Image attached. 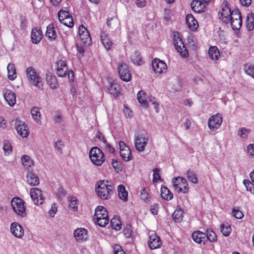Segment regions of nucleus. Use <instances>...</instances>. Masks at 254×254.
I'll return each instance as SVG.
<instances>
[{"label":"nucleus","mask_w":254,"mask_h":254,"mask_svg":"<svg viewBox=\"0 0 254 254\" xmlns=\"http://www.w3.org/2000/svg\"><path fill=\"white\" fill-rule=\"evenodd\" d=\"M108 181H100L97 183L96 192L97 194L103 200L108 199L113 194V187L108 184Z\"/></svg>","instance_id":"nucleus-1"},{"label":"nucleus","mask_w":254,"mask_h":254,"mask_svg":"<svg viewBox=\"0 0 254 254\" xmlns=\"http://www.w3.org/2000/svg\"><path fill=\"white\" fill-rule=\"evenodd\" d=\"M26 76L30 83L38 88L43 89L42 78L37 73L35 69L31 67H28L26 69Z\"/></svg>","instance_id":"nucleus-2"},{"label":"nucleus","mask_w":254,"mask_h":254,"mask_svg":"<svg viewBox=\"0 0 254 254\" xmlns=\"http://www.w3.org/2000/svg\"><path fill=\"white\" fill-rule=\"evenodd\" d=\"M89 157L92 162L97 166H101L105 161L104 153L97 147L91 149Z\"/></svg>","instance_id":"nucleus-3"},{"label":"nucleus","mask_w":254,"mask_h":254,"mask_svg":"<svg viewBox=\"0 0 254 254\" xmlns=\"http://www.w3.org/2000/svg\"><path fill=\"white\" fill-rule=\"evenodd\" d=\"M11 204L13 210L17 215L22 217L26 216L24 201L22 199L14 197L12 199Z\"/></svg>","instance_id":"nucleus-4"},{"label":"nucleus","mask_w":254,"mask_h":254,"mask_svg":"<svg viewBox=\"0 0 254 254\" xmlns=\"http://www.w3.org/2000/svg\"><path fill=\"white\" fill-rule=\"evenodd\" d=\"M231 12L232 11L229 7L228 2L226 0L223 1L222 3L221 10L218 13L219 19H221L226 24L229 23Z\"/></svg>","instance_id":"nucleus-5"},{"label":"nucleus","mask_w":254,"mask_h":254,"mask_svg":"<svg viewBox=\"0 0 254 254\" xmlns=\"http://www.w3.org/2000/svg\"><path fill=\"white\" fill-rule=\"evenodd\" d=\"M222 118L219 114L211 116L208 121V126L211 131H215L221 126Z\"/></svg>","instance_id":"nucleus-6"},{"label":"nucleus","mask_w":254,"mask_h":254,"mask_svg":"<svg viewBox=\"0 0 254 254\" xmlns=\"http://www.w3.org/2000/svg\"><path fill=\"white\" fill-rule=\"evenodd\" d=\"M58 18L61 23L68 27L71 28L73 26V21L71 16L67 11L60 10L58 12Z\"/></svg>","instance_id":"nucleus-7"},{"label":"nucleus","mask_w":254,"mask_h":254,"mask_svg":"<svg viewBox=\"0 0 254 254\" xmlns=\"http://www.w3.org/2000/svg\"><path fill=\"white\" fill-rule=\"evenodd\" d=\"M30 196L35 204L39 205L44 203L45 197L41 190L38 188H32L30 190Z\"/></svg>","instance_id":"nucleus-8"},{"label":"nucleus","mask_w":254,"mask_h":254,"mask_svg":"<svg viewBox=\"0 0 254 254\" xmlns=\"http://www.w3.org/2000/svg\"><path fill=\"white\" fill-rule=\"evenodd\" d=\"M152 67L154 72L157 74H161L166 72L167 66L163 61L155 59L152 62Z\"/></svg>","instance_id":"nucleus-9"},{"label":"nucleus","mask_w":254,"mask_h":254,"mask_svg":"<svg viewBox=\"0 0 254 254\" xmlns=\"http://www.w3.org/2000/svg\"><path fill=\"white\" fill-rule=\"evenodd\" d=\"M118 72L121 78L125 81L130 80L131 75L127 64L124 63H119L118 67Z\"/></svg>","instance_id":"nucleus-10"},{"label":"nucleus","mask_w":254,"mask_h":254,"mask_svg":"<svg viewBox=\"0 0 254 254\" xmlns=\"http://www.w3.org/2000/svg\"><path fill=\"white\" fill-rule=\"evenodd\" d=\"M16 130L18 134L22 138L26 137L29 135L28 127L23 122L17 119L15 122Z\"/></svg>","instance_id":"nucleus-11"},{"label":"nucleus","mask_w":254,"mask_h":254,"mask_svg":"<svg viewBox=\"0 0 254 254\" xmlns=\"http://www.w3.org/2000/svg\"><path fill=\"white\" fill-rule=\"evenodd\" d=\"M148 138L144 135L138 134L134 140L135 147L138 151H143L147 143Z\"/></svg>","instance_id":"nucleus-12"},{"label":"nucleus","mask_w":254,"mask_h":254,"mask_svg":"<svg viewBox=\"0 0 254 254\" xmlns=\"http://www.w3.org/2000/svg\"><path fill=\"white\" fill-rule=\"evenodd\" d=\"M76 240L79 243L86 241L88 238V231L85 228H77L73 232Z\"/></svg>","instance_id":"nucleus-13"},{"label":"nucleus","mask_w":254,"mask_h":254,"mask_svg":"<svg viewBox=\"0 0 254 254\" xmlns=\"http://www.w3.org/2000/svg\"><path fill=\"white\" fill-rule=\"evenodd\" d=\"M148 244L150 249L154 250L160 247L161 241L157 234L153 233L149 236Z\"/></svg>","instance_id":"nucleus-14"},{"label":"nucleus","mask_w":254,"mask_h":254,"mask_svg":"<svg viewBox=\"0 0 254 254\" xmlns=\"http://www.w3.org/2000/svg\"><path fill=\"white\" fill-rule=\"evenodd\" d=\"M3 96L8 105L10 106H14L16 103V95L11 90L5 89L4 90Z\"/></svg>","instance_id":"nucleus-15"},{"label":"nucleus","mask_w":254,"mask_h":254,"mask_svg":"<svg viewBox=\"0 0 254 254\" xmlns=\"http://www.w3.org/2000/svg\"><path fill=\"white\" fill-rule=\"evenodd\" d=\"M10 230L15 237L21 238L24 235V230L18 223L13 222L11 224Z\"/></svg>","instance_id":"nucleus-16"},{"label":"nucleus","mask_w":254,"mask_h":254,"mask_svg":"<svg viewBox=\"0 0 254 254\" xmlns=\"http://www.w3.org/2000/svg\"><path fill=\"white\" fill-rule=\"evenodd\" d=\"M192 238L193 241L200 245H204L205 243V233L197 231L192 234Z\"/></svg>","instance_id":"nucleus-17"},{"label":"nucleus","mask_w":254,"mask_h":254,"mask_svg":"<svg viewBox=\"0 0 254 254\" xmlns=\"http://www.w3.org/2000/svg\"><path fill=\"white\" fill-rule=\"evenodd\" d=\"M186 22L188 27L192 31L196 30L198 26L197 21L191 14H188L186 17Z\"/></svg>","instance_id":"nucleus-18"},{"label":"nucleus","mask_w":254,"mask_h":254,"mask_svg":"<svg viewBox=\"0 0 254 254\" xmlns=\"http://www.w3.org/2000/svg\"><path fill=\"white\" fill-rule=\"evenodd\" d=\"M68 68L65 62L63 61H59L57 63V74L61 77L66 75Z\"/></svg>","instance_id":"nucleus-19"},{"label":"nucleus","mask_w":254,"mask_h":254,"mask_svg":"<svg viewBox=\"0 0 254 254\" xmlns=\"http://www.w3.org/2000/svg\"><path fill=\"white\" fill-rule=\"evenodd\" d=\"M174 45L176 49L180 53L182 57H186L188 56V50L185 46L182 39L179 40L178 42H176Z\"/></svg>","instance_id":"nucleus-20"},{"label":"nucleus","mask_w":254,"mask_h":254,"mask_svg":"<svg viewBox=\"0 0 254 254\" xmlns=\"http://www.w3.org/2000/svg\"><path fill=\"white\" fill-rule=\"evenodd\" d=\"M108 89L110 94L114 96H117L121 90L119 84L116 81L110 83Z\"/></svg>","instance_id":"nucleus-21"},{"label":"nucleus","mask_w":254,"mask_h":254,"mask_svg":"<svg viewBox=\"0 0 254 254\" xmlns=\"http://www.w3.org/2000/svg\"><path fill=\"white\" fill-rule=\"evenodd\" d=\"M175 182H177L178 184H180L181 187H182V188L184 189V193H187L188 192V184L185 179L181 177L173 178L172 180V183H175Z\"/></svg>","instance_id":"nucleus-22"},{"label":"nucleus","mask_w":254,"mask_h":254,"mask_svg":"<svg viewBox=\"0 0 254 254\" xmlns=\"http://www.w3.org/2000/svg\"><path fill=\"white\" fill-rule=\"evenodd\" d=\"M46 81L47 83L52 89L58 88V81L55 75L52 74L50 72L46 74Z\"/></svg>","instance_id":"nucleus-23"},{"label":"nucleus","mask_w":254,"mask_h":254,"mask_svg":"<svg viewBox=\"0 0 254 254\" xmlns=\"http://www.w3.org/2000/svg\"><path fill=\"white\" fill-rule=\"evenodd\" d=\"M26 180L27 183L31 186H37L39 184L38 177L30 171L27 173Z\"/></svg>","instance_id":"nucleus-24"},{"label":"nucleus","mask_w":254,"mask_h":254,"mask_svg":"<svg viewBox=\"0 0 254 254\" xmlns=\"http://www.w3.org/2000/svg\"><path fill=\"white\" fill-rule=\"evenodd\" d=\"M192 9L196 12L201 13L203 11L204 4L200 0H193L190 4Z\"/></svg>","instance_id":"nucleus-25"},{"label":"nucleus","mask_w":254,"mask_h":254,"mask_svg":"<svg viewBox=\"0 0 254 254\" xmlns=\"http://www.w3.org/2000/svg\"><path fill=\"white\" fill-rule=\"evenodd\" d=\"M31 40L33 43L38 44L42 38V33L40 30L35 28L31 32Z\"/></svg>","instance_id":"nucleus-26"},{"label":"nucleus","mask_w":254,"mask_h":254,"mask_svg":"<svg viewBox=\"0 0 254 254\" xmlns=\"http://www.w3.org/2000/svg\"><path fill=\"white\" fill-rule=\"evenodd\" d=\"M94 220L97 219L98 217H108V212L106 209L102 206H98L95 210Z\"/></svg>","instance_id":"nucleus-27"},{"label":"nucleus","mask_w":254,"mask_h":254,"mask_svg":"<svg viewBox=\"0 0 254 254\" xmlns=\"http://www.w3.org/2000/svg\"><path fill=\"white\" fill-rule=\"evenodd\" d=\"M161 196L166 200H171L173 198V193L165 186H162L161 188Z\"/></svg>","instance_id":"nucleus-28"},{"label":"nucleus","mask_w":254,"mask_h":254,"mask_svg":"<svg viewBox=\"0 0 254 254\" xmlns=\"http://www.w3.org/2000/svg\"><path fill=\"white\" fill-rule=\"evenodd\" d=\"M137 99L142 107H147L148 106V100H147L145 94L143 91H139L137 93Z\"/></svg>","instance_id":"nucleus-29"},{"label":"nucleus","mask_w":254,"mask_h":254,"mask_svg":"<svg viewBox=\"0 0 254 254\" xmlns=\"http://www.w3.org/2000/svg\"><path fill=\"white\" fill-rule=\"evenodd\" d=\"M208 54L210 58L212 60L217 61L220 57V53L218 49L216 46L210 47L209 51Z\"/></svg>","instance_id":"nucleus-30"},{"label":"nucleus","mask_w":254,"mask_h":254,"mask_svg":"<svg viewBox=\"0 0 254 254\" xmlns=\"http://www.w3.org/2000/svg\"><path fill=\"white\" fill-rule=\"evenodd\" d=\"M46 36L50 40H55L57 37V33L54 29L53 24H50L47 27Z\"/></svg>","instance_id":"nucleus-31"},{"label":"nucleus","mask_w":254,"mask_h":254,"mask_svg":"<svg viewBox=\"0 0 254 254\" xmlns=\"http://www.w3.org/2000/svg\"><path fill=\"white\" fill-rule=\"evenodd\" d=\"M21 162L25 168L27 169L28 171H30V168L34 165L33 161L28 155H23L22 157Z\"/></svg>","instance_id":"nucleus-32"},{"label":"nucleus","mask_w":254,"mask_h":254,"mask_svg":"<svg viewBox=\"0 0 254 254\" xmlns=\"http://www.w3.org/2000/svg\"><path fill=\"white\" fill-rule=\"evenodd\" d=\"M118 191L119 198L124 201L127 200L128 192L124 186L120 185L118 187Z\"/></svg>","instance_id":"nucleus-33"},{"label":"nucleus","mask_w":254,"mask_h":254,"mask_svg":"<svg viewBox=\"0 0 254 254\" xmlns=\"http://www.w3.org/2000/svg\"><path fill=\"white\" fill-rule=\"evenodd\" d=\"M8 78L11 80L15 79L17 77L16 69L13 64H9L7 67Z\"/></svg>","instance_id":"nucleus-34"},{"label":"nucleus","mask_w":254,"mask_h":254,"mask_svg":"<svg viewBox=\"0 0 254 254\" xmlns=\"http://www.w3.org/2000/svg\"><path fill=\"white\" fill-rule=\"evenodd\" d=\"M101 41L104 47L107 50H109L112 44V42L108 37V35L105 32H101Z\"/></svg>","instance_id":"nucleus-35"},{"label":"nucleus","mask_w":254,"mask_h":254,"mask_svg":"<svg viewBox=\"0 0 254 254\" xmlns=\"http://www.w3.org/2000/svg\"><path fill=\"white\" fill-rule=\"evenodd\" d=\"M31 113L33 119L37 123H41V113L38 107H33L31 110Z\"/></svg>","instance_id":"nucleus-36"},{"label":"nucleus","mask_w":254,"mask_h":254,"mask_svg":"<svg viewBox=\"0 0 254 254\" xmlns=\"http://www.w3.org/2000/svg\"><path fill=\"white\" fill-rule=\"evenodd\" d=\"M247 18V28L249 31H251L254 28V14L253 13L248 14Z\"/></svg>","instance_id":"nucleus-37"},{"label":"nucleus","mask_w":254,"mask_h":254,"mask_svg":"<svg viewBox=\"0 0 254 254\" xmlns=\"http://www.w3.org/2000/svg\"><path fill=\"white\" fill-rule=\"evenodd\" d=\"M172 217L175 222H181L183 217V211L181 209H176L172 214Z\"/></svg>","instance_id":"nucleus-38"},{"label":"nucleus","mask_w":254,"mask_h":254,"mask_svg":"<svg viewBox=\"0 0 254 254\" xmlns=\"http://www.w3.org/2000/svg\"><path fill=\"white\" fill-rule=\"evenodd\" d=\"M79 38L81 41L84 44L89 45L91 43V38L88 31L85 32L84 31L82 34H80Z\"/></svg>","instance_id":"nucleus-39"},{"label":"nucleus","mask_w":254,"mask_h":254,"mask_svg":"<svg viewBox=\"0 0 254 254\" xmlns=\"http://www.w3.org/2000/svg\"><path fill=\"white\" fill-rule=\"evenodd\" d=\"M132 62L135 64L140 65L142 62V58L139 52H135L131 58Z\"/></svg>","instance_id":"nucleus-40"},{"label":"nucleus","mask_w":254,"mask_h":254,"mask_svg":"<svg viewBox=\"0 0 254 254\" xmlns=\"http://www.w3.org/2000/svg\"><path fill=\"white\" fill-rule=\"evenodd\" d=\"M205 242L208 240L211 242H215L217 240V236L214 231L207 230L205 233Z\"/></svg>","instance_id":"nucleus-41"},{"label":"nucleus","mask_w":254,"mask_h":254,"mask_svg":"<svg viewBox=\"0 0 254 254\" xmlns=\"http://www.w3.org/2000/svg\"><path fill=\"white\" fill-rule=\"evenodd\" d=\"M120 155L125 161H128L131 159V153L129 148L120 151Z\"/></svg>","instance_id":"nucleus-42"},{"label":"nucleus","mask_w":254,"mask_h":254,"mask_svg":"<svg viewBox=\"0 0 254 254\" xmlns=\"http://www.w3.org/2000/svg\"><path fill=\"white\" fill-rule=\"evenodd\" d=\"M110 224L114 229L119 230L121 229V222L118 218L113 217L111 220Z\"/></svg>","instance_id":"nucleus-43"},{"label":"nucleus","mask_w":254,"mask_h":254,"mask_svg":"<svg viewBox=\"0 0 254 254\" xmlns=\"http://www.w3.org/2000/svg\"><path fill=\"white\" fill-rule=\"evenodd\" d=\"M186 176L188 179L193 184H197L198 179L196 175L192 171L190 170H188L186 173Z\"/></svg>","instance_id":"nucleus-44"},{"label":"nucleus","mask_w":254,"mask_h":254,"mask_svg":"<svg viewBox=\"0 0 254 254\" xmlns=\"http://www.w3.org/2000/svg\"><path fill=\"white\" fill-rule=\"evenodd\" d=\"M251 132V129L246 127L240 128L238 131V135L241 138H247Z\"/></svg>","instance_id":"nucleus-45"},{"label":"nucleus","mask_w":254,"mask_h":254,"mask_svg":"<svg viewBox=\"0 0 254 254\" xmlns=\"http://www.w3.org/2000/svg\"><path fill=\"white\" fill-rule=\"evenodd\" d=\"M95 223H97L100 227H105L109 223L108 216L107 217H100L97 218V219L94 220Z\"/></svg>","instance_id":"nucleus-46"},{"label":"nucleus","mask_w":254,"mask_h":254,"mask_svg":"<svg viewBox=\"0 0 254 254\" xmlns=\"http://www.w3.org/2000/svg\"><path fill=\"white\" fill-rule=\"evenodd\" d=\"M231 27L233 30H239L242 26V19L237 20H232L230 21Z\"/></svg>","instance_id":"nucleus-47"},{"label":"nucleus","mask_w":254,"mask_h":254,"mask_svg":"<svg viewBox=\"0 0 254 254\" xmlns=\"http://www.w3.org/2000/svg\"><path fill=\"white\" fill-rule=\"evenodd\" d=\"M220 230L224 236H228L231 232V228L229 225L221 224Z\"/></svg>","instance_id":"nucleus-48"},{"label":"nucleus","mask_w":254,"mask_h":254,"mask_svg":"<svg viewBox=\"0 0 254 254\" xmlns=\"http://www.w3.org/2000/svg\"><path fill=\"white\" fill-rule=\"evenodd\" d=\"M245 72L254 78V65L246 64L244 66Z\"/></svg>","instance_id":"nucleus-49"},{"label":"nucleus","mask_w":254,"mask_h":254,"mask_svg":"<svg viewBox=\"0 0 254 254\" xmlns=\"http://www.w3.org/2000/svg\"><path fill=\"white\" fill-rule=\"evenodd\" d=\"M243 184L247 191L254 194V185L248 180L245 179L243 181Z\"/></svg>","instance_id":"nucleus-50"},{"label":"nucleus","mask_w":254,"mask_h":254,"mask_svg":"<svg viewBox=\"0 0 254 254\" xmlns=\"http://www.w3.org/2000/svg\"><path fill=\"white\" fill-rule=\"evenodd\" d=\"M230 21L232 20H237L242 19L241 12L239 9H236L232 11L231 15L230 16Z\"/></svg>","instance_id":"nucleus-51"},{"label":"nucleus","mask_w":254,"mask_h":254,"mask_svg":"<svg viewBox=\"0 0 254 254\" xmlns=\"http://www.w3.org/2000/svg\"><path fill=\"white\" fill-rule=\"evenodd\" d=\"M69 205L73 211H75L77 210V199L75 196H72L70 197Z\"/></svg>","instance_id":"nucleus-52"},{"label":"nucleus","mask_w":254,"mask_h":254,"mask_svg":"<svg viewBox=\"0 0 254 254\" xmlns=\"http://www.w3.org/2000/svg\"><path fill=\"white\" fill-rule=\"evenodd\" d=\"M102 141L105 144V147L106 150L109 153H114L115 149L110 144H109L104 136L102 137Z\"/></svg>","instance_id":"nucleus-53"},{"label":"nucleus","mask_w":254,"mask_h":254,"mask_svg":"<svg viewBox=\"0 0 254 254\" xmlns=\"http://www.w3.org/2000/svg\"><path fill=\"white\" fill-rule=\"evenodd\" d=\"M64 146L63 141L61 140H58L55 143V147L60 153L63 152V148Z\"/></svg>","instance_id":"nucleus-54"},{"label":"nucleus","mask_w":254,"mask_h":254,"mask_svg":"<svg viewBox=\"0 0 254 254\" xmlns=\"http://www.w3.org/2000/svg\"><path fill=\"white\" fill-rule=\"evenodd\" d=\"M232 215L237 219H241L244 215L243 213L238 208L234 207L232 211Z\"/></svg>","instance_id":"nucleus-55"},{"label":"nucleus","mask_w":254,"mask_h":254,"mask_svg":"<svg viewBox=\"0 0 254 254\" xmlns=\"http://www.w3.org/2000/svg\"><path fill=\"white\" fill-rule=\"evenodd\" d=\"M132 231L130 225H127L124 229V234L127 238H130L132 235Z\"/></svg>","instance_id":"nucleus-56"},{"label":"nucleus","mask_w":254,"mask_h":254,"mask_svg":"<svg viewBox=\"0 0 254 254\" xmlns=\"http://www.w3.org/2000/svg\"><path fill=\"white\" fill-rule=\"evenodd\" d=\"M3 149L4 152L7 154H9L10 152L11 151V146L9 141L4 140Z\"/></svg>","instance_id":"nucleus-57"},{"label":"nucleus","mask_w":254,"mask_h":254,"mask_svg":"<svg viewBox=\"0 0 254 254\" xmlns=\"http://www.w3.org/2000/svg\"><path fill=\"white\" fill-rule=\"evenodd\" d=\"M112 166L118 173L122 170V167L121 163L118 162L117 160H113Z\"/></svg>","instance_id":"nucleus-58"},{"label":"nucleus","mask_w":254,"mask_h":254,"mask_svg":"<svg viewBox=\"0 0 254 254\" xmlns=\"http://www.w3.org/2000/svg\"><path fill=\"white\" fill-rule=\"evenodd\" d=\"M160 171V170L158 168H155L153 169V181L154 182H157L158 181L160 180V175L159 174V172Z\"/></svg>","instance_id":"nucleus-59"},{"label":"nucleus","mask_w":254,"mask_h":254,"mask_svg":"<svg viewBox=\"0 0 254 254\" xmlns=\"http://www.w3.org/2000/svg\"><path fill=\"white\" fill-rule=\"evenodd\" d=\"M115 254H126L125 252L123 250L120 245H115L114 248Z\"/></svg>","instance_id":"nucleus-60"},{"label":"nucleus","mask_w":254,"mask_h":254,"mask_svg":"<svg viewBox=\"0 0 254 254\" xmlns=\"http://www.w3.org/2000/svg\"><path fill=\"white\" fill-rule=\"evenodd\" d=\"M173 187L174 189V190L177 191L178 192H183V190L184 189L181 187L180 184H178L177 182H175V183H172Z\"/></svg>","instance_id":"nucleus-61"},{"label":"nucleus","mask_w":254,"mask_h":254,"mask_svg":"<svg viewBox=\"0 0 254 254\" xmlns=\"http://www.w3.org/2000/svg\"><path fill=\"white\" fill-rule=\"evenodd\" d=\"M148 194L145 188L142 189L140 191V198L141 199L146 200L148 199Z\"/></svg>","instance_id":"nucleus-62"},{"label":"nucleus","mask_w":254,"mask_h":254,"mask_svg":"<svg viewBox=\"0 0 254 254\" xmlns=\"http://www.w3.org/2000/svg\"><path fill=\"white\" fill-rule=\"evenodd\" d=\"M57 208L56 206V205L55 204H53L52 205L51 208L49 211V215L52 217H53L55 216V214L57 213Z\"/></svg>","instance_id":"nucleus-63"},{"label":"nucleus","mask_w":254,"mask_h":254,"mask_svg":"<svg viewBox=\"0 0 254 254\" xmlns=\"http://www.w3.org/2000/svg\"><path fill=\"white\" fill-rule=\"evenodd\" d=\"M248 151L250 153V155L254 156V146L253 144H249L248 146Z\"/></svg>","instance_id":"nucleus-64"}]
</instances>
